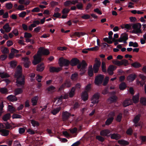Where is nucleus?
Wrapping results in <instances>:
<instances>
[{"instance_id":"obj_1","label":"nucleus","mask_w":146,"mask_h":146,"mask_svg":"<svg viewBox=\"0 0 146 146\" xmlns=\"http://www.w3.org/2000/svg\"><path fill=\"white\" fill-rule=\"evenodd\" d=\"M49 53V51L48 49H45L43 47H40L37 54H35L33 56L34 60L33 61V64L34 65L37 64L41 61L42 55H47Z\"/></svg>"},{"instance_id":"obj_2","label":"nucleus","mask_w":146,"mask_h":146,"mask_svg":"<svg viewBox=\"0 0 146 146\" xmlns=\"http://www.w3.org/2000/svg\"><path fill=\"white\" fill-rule=\"evenodd\" d=\"M134 30L132 31V33L137 34L138 33H141L142 32L141 29V25L140 23H137L134 24L132 27Z\"/></svg>"},{"instance_id":"obj_3","label":"nucleus","mask_w":146,"mask_h":146,"mask_svg":"<svg viewBox=\"0 0 146 146\" xmlns=\"http://www.w3.org/2000/svg\"><path fill=\"white\" fill-rule=\"evenodd\" d=\"M58 63L60 67H62L63 66L67 67L70 64V61L67 59L61 57L59 59Z\"/></svg>"},{"instance_id":"obj_4","label":"nucleus","mask_w":146,"mask_h":146,"mask_svg":"<svg viewBox=\"0 0 146 146\" xmlns=\"http://www.w3.org/2000/svg\"><path fill=\"white\" fill-rule=\"evenodd\" d=\"M16 83L18 87L21 86L22 88H24L25 84V78L24 76L16 78Z\"/></svg>"},{"instance_id":"obj_5","label":"nucleus","mask_w":146,"mask_h":146,"mask_svg":"<svg viewBox=\"0 0 146 146\" xmlns=\"http://www.w3.org/2000/svg\"><path fill=\"white\" fill-rule=\"evenodd\" d=\"M104 79V76L101 74H99L96 76L94 80V83L96 84L99 85L102 83Z\"/></svg>"},{"instance_id":"obj_6","label":"nucleus","mask_w":146,"mask_h":146,"mask_svg":"<svg viewBox=\"0 0 146 146\" xmlns=\"http://www.w3.org/2000/svg\"><path fill=\"white\" fill-rule=\"evenodd\" d=\"M141 116V114H138L136 115L133 119V122L135 124V126L136 127L140 126L141 125V122H139Z\"/></svg>"},{"instance_id":"obj_7","label":"nucleus","mask_w":146,"mask_h":146,"mask_svg":"<svg viewBox=\"0 0 146 146\" xmlns=\"http://www.w3.org/2000/svg\"><path fill=\"white\" fill-rule=\"evenodd\" d=\"M96 63L94 64L93 66V71L95 73L98 72L99 70V68L101 65V62L100 61L98 60L97 58L95 60Z\"/></svg>"},{"instance_id":"obj_8","label":"nucleus","mask_w":146,"mask_h":146,"mask_svg":"<svg viewBox=\"0 0 146 146\" xmlns=\"http://www.w3.org/2000/svg\"><path fill=\"white\" fill-rule=\"evenodd\" d=\"M100 98V94L98 93H96L92 97L91 99L92 103L95 104L98 103Z\"/></svg>"},{"instance_id":"obj_9","label":"nucleus","mask_w":146,"mask_h":146,"mask_svg":"<svg viewBox=\"0 0 146 146\" xmlns=\"http://www.w3.org/2000/svg\"><path fill=\"white\" fill-rule=\"evenodd\" d=\"M117 68V67L113 65H110L109 66L107 71L109 74L110 75H112L113 74V71L115 70Z\"/></svg>"},{"instance_id":"obj_10","label":"nucleus","mask_w":146,"mask_h":146,"mask_svg":"<svg viewBox=\"0 0 146 146\" xmlns=\"http://www.w3.org/2000/svg\"><path fill=\"white\" fill-rule=\"evenodd\" d=\"M71 114L66 111L62 113V118L64 121L68 120L71 116Z\"/></svg>"},{"instance_id":"obj_11","label":"nucleus","mask_w":146,"mask_h":146,"mask_svg":"<svg viewBox=\"0 0 146 146\" xmlns=\"http://www.w3.org/2000/svg\"><path fill=\"white\" fill-rule=\"evenodd\" d=\"M80 63V61L77 58H72L70 62V64L72 66H74Z\"/></svg>"},{"instance_id":"obj_12","label":"nucleus","mask_w":146,"mask_h":146,"mask_svg":"<svg viewBox=\"0 0 146 146\" xmlns=\"http://www.w3.org/2000/svg\"><path fill=\"white\" fill-rule=\"evenodd\" d=\"M44 68V66L43 63L38 64L36 67V70L39 72L42 71Z\"/></svg>"},{"instance_id":"obj_13","label":"nucleus","mask_w":146,"mask_h":146,"mask_svg":"<svg viewBox=\"0 0 146 146\" xmlns=\"http://www.w3.org/2000/svg\"><path fill=\"white\" fill-rule=\"evenodd\" d=\"M87 64L84 60H83L81 63H79L77 65V68L78 69H80L81 67L86 68L87 66Z\"/></svg>"},{"instance_id":"obj_14","label":"nucleus","mask_w":146,"mask_h":146,"mask_svg":"<svg viewBox=\"0 0 146 146\" xmlns=\"http://www.w3.org/2000/svg\"><path fill=\"white\" fill-rule=\"evenodd\" d=\"M16 96L12 95H10L8 96L7 97L8 100H9L11 102H14L17 100V99Z\"/></svg>"},{"instance_id":"obj_15","label":"nucleus","mask_w":146,"mask_h":146,"mask_svg":"<svg viewBox=\"0 0 146 146\" xmlns=\"http://www.w3.org/2000/svg\"><path fill=\"white\" fill-rule=\"evenodd\" d=\"M60 67L56 68L53 66H51L49 68V71L51 72H58L61 70Z\"/></svg>"},{"instance_id":"obj_16","label":"nucleus","mask_w":146,"mask_h":146,"mask_svg":"<svg viewBox=\"0 0 146 146\" xmlns=\"http://www.w3.org/2000/svg\"><path fill=\"white\" fill-rule=\"evenodd\" d=\"M0 133L1 135L4 136H7L9 135V131L4 129H1Z\"/></svg>"},{"instance_id":"obj_17","label":"nucleus","mask_w":146,"mask_h":146,"mask_svg":"<svg viewBox=\"0 0 146 146\" xmlns=\"http://www.w3.org/2000/svg\"><path fill=\"white\" fill-rule=\"evenodd\" d=\"M136 77V76L135 74H131L128 76L127 79L129 82H132L135 80Z\"/></svg>"},{"instance_id":"obj_18","label":"nucleus","mask_w":146,"mask_h":146,"mask_svg":"<svg viewBox=\"0 0 146 146\" xmlns=\"http://www.w3.org/2000/svg\"><path fill=\"white\" fill-rule=\"evenodd\" d=\"M82 98L84 101L87 100L88 98V92L87 91H85L83 92L82 93Z\"/></svg>"},{"instance_id":"obj_19","label":"nucleus","mask_w":146,"mask_h":146,"mask_svg":"<svg viewBox=\"0 0 146 146\" xmlns=\"http://www.w3.org/2000/svg\"><path fill=\"white\" fill-rule=\"evenodd\" d=\"M38 98L37 96H35L31 100L33 106H35L37 104Z\"/></svg>"},{"instance_id":"obj_20","label":"nucleus","mask_w":146,"mask_h":146,"mask_svg":"<svg viewBox=\"0 0 146 146\" xmlns=\"http://www.w3.org/2000/svg\"><path fill=\"white\" fill-rule=\"evenodd\" d=\"M118 143L121 145L126 146L129 144V142L123 139H121L118 141Z\"/></svg>"},{"instance_id":"obj_21","label":"nucleus","mask_w":146,"mask_h":146,"mask_svg":"<svg viewBox=\"0 0 146 146\" xmlns=\"http://www.w3.org/2000/svg\"><path fill=\"white\" fill-rule=\"evenodd\" d=\"M111 138L112 139L118 140L121 138V136L118 134L114 133L111 134Z\"/></svg>"},{"instance_id":"obj_22","label":"nucleus","mask_w":146,"mask_h":146,"mask_svg":"<svg viewBox=\"0 0 146 146\" xmlns=\"http://www.w3.org/2000/svg\"><path fill=\"white\" fill-rule=\"evenodd\" d=\"M5 128L6 129H12L14 128L15 127L14 126V124L12 123L11 124H9L7 121L5 123Z\"/></svg>"},{"instance_id":"obj_23","label":"nucleus","mask_w":146,"mask_h":146,"mask_svg":"<svg viewBox=\"0 0 146 146\" xmlns=\"http://www.w3.org/2000/svg\"><path fill=\"white\" fill-rule=\"evenodd\" d=\"M3 28L5 30V31L7 33L10 32L11 30V27H10L8 23H7L3 27Z\"/></svg>"},{"instance_id":"obj_24","label":"nucleus","mask_w":146,"mask_h":146,"mask_svg":"<svg viewBox=\"0 0 146 146\" xmlns=\"http://www.w3.org/2000/svg\"><path fill=\"white\" fill-rule=\"evenodd\" d=\"M110 133V131L108 129H104L102 130L100 133L101 135L103 136H107Z\"/></svg>"},{"instance_id":"obj_25","label":"nucleus","mask_w":146,"mask_h":146,"mask_svg":"<svg viewBox=\"0 0 146 146\" xmlns=\"http://www.w3.org/2000/svg\"><path fill=\"white\" fill-rule=\"evenodd\" d=\"M22 71L16 70L15 74V77L17 78H20L24 76L22 74Z\"/></svg>"},{"instance_id":"obj_26","label":"nucleus","mask_w":146,"mask_h":146,"mask_svg":"<svg viewBox=\"0 0 146 146\" xmlns=\"http://www.w3.org/2000/svg\"><path fill=\"white\" fill-rule=\"evenodd\" d=\"M113 119L114 117L113 116L108 118L105 122L106 125H110L112 122Z\"/></svg>"},{"instance_id":"obj_27","label":"nucleus","mask_w":146,"mask_h":146,"mask_svg":"<svg viewBox=\"0 0 146 146\" xmlns=\"http://www.w3.org/2000/svg\"><path fill=\"white\" fill-rule=\"evenodd\" d=\"M139 95L138 94L135 96H134L132 98L133 100L135 103H137L139 101Z\"/></svg>"},{"instance_id":"obj_28","label":"nucleus","mask_w":146,"mask_h":146,"mask_svg":"<svg viewBox=\"0 0 146 146\" xmlns=\"http://www.w3.org/2000/svg\"><path fill=\"white\" fill-rule=\"evenodd\" d=\"M22 88H17L15 89V94L17 96L20 94L22 93L23 92V90Z\"/></svg>"},{"instance_id":"obj_29","label":"nucleus","mask_w":146,"mask_h":146,"mask_svg":"<svg viewBox=\"0 0 146 146\" xmlns=\"http://www.w3.org/2000/svg\"><path fill=\"white\" fill-rule=\"evenodd\" d=\"M31 122L32 124V125L34 127L35 126L38 127L40 125V124L38 122L34 120H31Z\"/></svg>"},{"instance_id":"obj_30","label":"nucleus","mask_w":146,"mask_h":146,"mask_svg":"<svg viewBox=\"0 0 146 146\" xmlns=\"http://www.w3.org/2000/svg\"><path fill=\"white\" fill-rule=\"evenodd\" d=\"M75 88L74 87H72L69 93V96L70 98L73 97L75 94Z\"/></svg>"},{"instance_id":"obj_31","label":"nucleus","mask_w":146,"mask_h":146,"mask_svg":"<svg viewBox=\"0 0 146 146\" xmlns=\"http://www.w3.org/2000/svg\"><path fill=\"white\" fill-rule=\"evenodd\" d=\"M60 110V107L57 108L52 110L51 113L53 115H56L59 112Z\"/></svg>"},{"instance_id":"obj_32","label":"nucleus","mask_w":146,"mask_h":146,"mask_svg":"<svg viewBox=\"0 0 146 146\" xmlns=\"http://www.w3.org/2000/svg\"><path fill=\"white\" fill-rule=\"evenodd\" d=\"M129 99H127L123 101V106L124 107H126L131 104Z\"/></svg>"},{"instance_id":"obj_33","label":"nucleus","mask_w":146,"mask_h":146,"mask_svg":"<svg viewBox=\"0 0 146 146\" xmlns=\"http://www.w3.org/2000/svg\"><path fill=\"white\" fill-rule=\"evenodd\" d=\"M11 117V115L10 113H7L5 114L3 117V119L5 121H7Z\"/></svg>"},{"instance_id":"obj_34","label":"nucleus","mask_w":146,"mask_h":146,"mask_svg":"<svg viewBox=\"0 0 146 146\" xmlns=\"http://www.w3.org/2000/svg\"><path fill=\"white\" fill-rule=\"evenodd\" d=\"M131 65L135 68H139L141 66V64L137 62L132 63Z\"/></svg>"},{"instance_id":"obj_35","label":"nucleus","mask_w":146,"mask_h":146,"mask_svg":"<svg viewBox=\"0 0 146 146\" xmlns=\"http://www.w3.org/2000/svg\"><path fill=\"white\" fill-rule=\"evenodd\" d=\"M122 117V113H119L118 115L117 116L116 120L118 122H120L121 121Z\"/></svg>"},{"instance_id":"obj_36","label":"nucleus","mask_w":146,"mask_h":146,"mask_svg":"<svg viewBox=\"0 0 146 146\" xmlns=\"http://www.w3.org/2000/svg\"><path fill=\"white\" fill-rule=\"evenodd\" d=\"M117 98L115 96H111L109 99L111 103L115 102L116 101Z\"/></svg>"},{"instance_id":"obj_37","label":"nucleus","mask_w":146,"mask_h":146,"mask_svg":"<svg viewBox=\"0 0 146 146\" xmlns=\"http://www.w3.org/2000/svg\"><path fill=\"white\" fill-rule=\"evenodd\" d=\"M11 67L12 68H15L17 65V62L15 60H13L9 62Z\"/></svg>"},{"instance_id":"obj_38","label":"nucleus","mask_w":146,"mask_h":146,"mask_svg":"<svg viewBox=\"0 0 146 146\" xmlns=\"http://www.w3.org/2000/svg\"><path fill=\"white\" fill-rule=\"evenodd\" d=\"M56 88L55 87L52 85H51L48 87L46 89V90L48 91V92L54 91V90Z\"/></svg>"},{"instance_id":"obj_39","label":"nucleus","mask_w":146,"mask_h":146,"mask_svg":"<svg viewBox=\"0 0 146 146\" xmlns=\"http://www.w3.org/2000/svg\"><path fill=\"white\" fill-rule=\"evenodd\" d=\"M126 87V85L125 82H123L121 83L119 86V88L121 90H124Z\"/></svg>"},{"instance_id":"obj_40","label":"nucleus","mask_w":146,"mask_h":146,"mask_svg":"<svg viewBox=\"0 0 146 146\" xmlns=\"http://www.w3.org/2000/svg\"><path fill=\"white\" fill-rule=\"evenodd\" d=\"M121 62V65H123L125 66H127L129 64L128 61L125 59L122 60Z\"/></svg>"},{"instance_id":"obj_41","label":"nucleus","mask_w":146,"mask_h":146,"mask_svg":"<svg viewBox=\"0 0 146 146\" xmlns=\"http://www.w3.org/2000/svg\"><path fill=\"white\" fill-rule=\"evenodd\" d=\"M64 84H65V87L67 88L70 87L72 85L71 82L70 81L68 80H66Z\"/></svg>"},{"instance_id":"obj_42","label":"nucleus","mask_w":146,"mask_h":146,"mask_svg":"<svg viewBox=\"0 0 146 146\" xmlns=\"http://www.w3.org/2000/svg\"><path fill=\"white\" fill-rule=\"evenodd\" d=\"M121 36L123 40H127L128 39V35L126 33L122 34L121 35Z\"/></svg>"},{"instance_id":"obj_43","label":"nucleus","mask_w":146,"mask_h":146,"mask_svg":"<svg viewBox=\"0 0 146 146\" xmlns=\"http://www.w3.org/2000/svg\"><path fill=\"white\" fill-rule=\"evenodd\" d=\"M76 7L79 10H82L83 9V5L82 3H79L76 5Z\"/></svg>"},{"instance_id":"obj_44","label":"nucleus","mask_w":146,"mask_h":146,"mask_svg":"<svg viewBox=\"0 0 146 146\" xmlns=\"http://www.w3.org/2000/svg\"><path fill=\"white\" fill-rule=\"evenodd\" d=\"M133 132V130L130 127L126 131V134L129 135H131Z\"/></svg>"},{"instance_id":"obj_45","label":"nucleus","mask_w":146,"mask_h":146,"mask_svg":"<svg viewBox=\"0 0 146 146\" xmlns=\"http://www.w3.org/2000/svg\"><path fill=\"white\" fill-rule=\"evenodd\" d=\"M0 92L2 94H5L7 93L8 90L7 89L5 88H2L0 89Z\"/></svg>"},{"instance_id":"obj_46","label":"nucleus","mask_w":146,"mask_h":146,"mask_svg":"<svg viewBox=\"0 0 146 146\" xmlns=\"http://www.w3.org/2000/svg\"><path fill=\"white\" fill-rule=\"evenodd\" d=\"M109 80V77L108 76H106L104 80L103 85L104 86H106L108 83Z\"/></svg>"},{"instance_id":"obj_47","label":"nucleus","mask_w":146,"mask_h":146,"mask_svg":"<svg viewBox=\"0 0 146 146\" xmlns=\"http://www.w3.org/2000/svg\"><path fill=\"white\" fill-rule=\"evenodd\" d=\"M8 110L11 113H13L15 111V108L11 105H8Z\"/></svg>"},{"instance_id":"obj_48","label":"nucleus","mask_w":146,"mask_h":146,"mask_svg":"<svg viewBox=\"0 0 146 146\" xmlns=\"http://www.w3.org/2000/svg\"><path fill=\"white\" fill-rule=\"evenodd\" d=\"M78 74L77 73H74L72 74L71 76V78L73 80H75L77 79Z\"/></svg>"},{"instance_id":"obj_49","label":"nucleus","mask_w":146,"mask_h":146,"mask_svg":"<svg viewBox=\"0 0 146 146\" xmlns=\"http://www.w3.org/2000/svg\"><path fill=\"white\" fill-rule=\"evenodd\" d=\"M4 107L3 102H1V103L0 104V116L1 115L2 113L3 112V110Z\"/></svg>"},{"instance_id":"obj_50","label":"nucleus","mask_w":146,"mask_h":146,"mask_svg":"<svg viewBox=\"0 0 146 146\" xmlns=\"http://www.w3.org/2000/svg\"><path fill=\"white\" fill-rule=\"evenodd\" d=\"M88 74L90 77H92L93 75V70L91 68L90 69H89L88 70Z\"/></svg>"},{"instance_id":"obj_51","label":"nucleus","mask_w":146,"mask_h":146,"mask_svg":"<svg viewBox=\"0 0 146 146\" xmlns=\"http://www.w3.org/2000/svg\"><path fill=\"white\" fill-rule=\"evenodd\" d=\"M71 5H72V1L69 0L66 1L64 3V5L66 7L69 6Z\"/></svg>"},{"instance_id":"obj_52","label":"nucleus","mask_w":146,"mask_h":146,"mask_svg":"<svg viewBox=\"0 0 146 146\" xmlns=\"http://www.w3.org/2000/svg\"><path fill=\"white\" fill-rule=\"evenodd\" d=\"M80 106V104L77 102H76L73 105V109L75 110L78 108Z\"/></svg>"},{"instance_id":"obj_53","label":"nucleus","mask_w":146,"mask_h":146,"mask_svg":"<svg viewBox=\"0 0 146 146\" xmlns=\"http://www.w3.org/2000/svg\"><path fill=\"white\" fill-rule=\"evenodd\" d=\"M13 118H21L22 116L16 113L14 114L12 116Z\"/></svg>"},{"instance_id":"obj_54","label":"nucleus","mask_w":146,"mask_h":146,"mask_svg":"<svg viewBox=\"0 0 146 146\" xmlns=\"http://www.w3.org/2000/svg\"><path fill=\"white\" fill-rule=\"evenodd\" d=\"M9 77V75L7 73L3 72L1 75V77L2 78H8Z\"/></svg>"},{"instance_id":"obj_55","label":"nucleus","mask_w":146,"mask_h":146,"mask_svg":"<svg viewBox=\"0 0 146 146\" xmlns=\"http://www.w3.org/2000/svg\"><path fill=\"white\" fill-rule=\"evenodd\" d=\"M42 77V76L38 75L36 77V79L38 82H41V79Z\"/></svg>"},{"instance_id":"obj_56","label":"nucleus","mask_w":146,"mask_h":146,"mask_svg":"<svg viewBox=\"0 0 146 146\" xmlns=\"http://www.w3.org/2000/svg\"><path fill=\"white\" fill-rule=\"evenodd\" d=\"M83 19H90V16L88 14H84L81 17Z\"/></svg>"},{"instance_id":"obj_57","label":"nucleus","mask_w":146,"mask_h":146,"mask_svg":"<svg viewBox=\"0 0 146 146\" xmlns=\"http://www.w3.org/2000/svg\"><path fill=\"white\" fill-rule=\"evenodd\" d=\"M122 29L125 28L127 29H130L131 28V26L129 24H126L124 25V27H121Z\"/></svg>"},{"instance_id":"obj_58","label":"nucleus","mask_w":146,"mask_h":146,"mask_svg":"<svg viewBox=\"0 0 146 146\" xmlns=\"http://www.w3.org/2000/svg\"><path fill=\"white\" fill-rule=\"evenodd\" d=\"M96 138L99 141L103 142L104 140V139L103 137L100 136H97L96 137Z\"/></svg>"},{"instance_id":"obj_59","label":"nucleus","mask_w":146,"mask_h":146,"mask_svg":"<svg viewBox=\"0 0 146 146\" xmlns=\"http://www.w3.org/2000/svg\"><path fill=\"white\" fill-rule=\"evenodd\" d=\"M32 36L31 34L30 33L25 32L24 33V37L25 38H31Z\"/></svg>"},{"instance_id":"obj_60","label":"nucleus","mask_w":146,"mask_h":146,"mask_svg":"<svg viewBox=\"0 0 146 146\" xmlns=\"http://www.w3.org/2000/svg\"><path fill=\"white\" fill-rule=\"evenodd\" d=\"M31 64L30 62H24V67L26 68H29L30 65Z\"/></svg>"},{"instance_id":"obj_61","label":"nucleus","mask_w":146,"mask_h":146,"mask_svg":"<svg viewBox=\"0 0 146 146\" xmlns=\"http://www.w3.org/2000/svg\"><path fill=\"white\" fill-rule=\"evenodd\" d=\"M70 11L69 9L67 8H64L62 11V13L64 14H67Z\"/></svg>"},{"instance_id":"obj_62","label":"nucleus","mask_w":146,"mask_h":146,"mask_svg":"<svg viewBox=\"0 0 146 146\" xmlns=\"http://www.w3.org/2000/svg\"><path fill=\"white\" fill-rule=\"evenodd\" d=\"M26 15V13L25 11H23L19 14V16L20 17L23 18Z\"/></svg>"},{"instance_id":"obj_63","label":"nucleus","mask_w":146,"mask_h":146,"mask_svg":"<svg viewBox=\"0 0 146 146\" xmlns=\"http://www.w3.org/2000/svg\"><path fill=\"white\" fill-rule=\"evenodd\" d=\"M70 132L72 134L75 133L77 131V129L76 127H74L72 129H69Z\"/></svg>"},{"instance_id":"obj_64","label":"nucleus","mask_w":146,"mask_h":146,"mask_svg":"<svg viewBox=\"0 0 146 146\" xmlns=\"http://www.w3.org/2000/svg\"><path fill=\"white\" fill-rule=\"evenodd\" d=\"M141 103L144 105H146V98H143L141 99Z\"/></svg>"}]
</instances>
